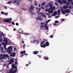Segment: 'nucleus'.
Wrapping results in <instances>:
<instances>
[{"mask_svg":"<svg viewBox=\"0 0 73 73\" xmlns=\"http://www.w3.org/2000/svg\"><path fill=\"white\" fill-rule=\"evenodd\" d=\"M7 52H8V53H12V52H11V51L12 50V46H9L7 48Z\"/></svg>","mask_w":73,"mask_h":73,"instance_id":"nucleus-4","label":"nucleus"},{"mask_svg":"<svg viewBox=\"0 0 73 73\" xmlns=\"http://www.w3.org/2000/svg\"><path fill=\"white\" fill-rule=\"evenodd\" d=\"M11 54L10 55L11 57H15V54H16V53H10Z\"/></svg>","mask_w":73,"mask_h":73,"instance_id":"nucleus-9","label":"nucleus"},{"mask_svg":"<svg viewBox=\"0 0 73 73\" xmlns=\"http://www.w3.org/2000/svg\"><path fill=\"white\" fill-rule=\"evenodd\" d=\"M16 2H17V1H14L13 3H16Z\"/></svg>","mask_w":73,"mask_h":73,"instance_id":"nucleus-58","label":"nucleus"},{"mask_svg":"<svg viewBox=\"0 0 73 73\" xmlns=\"http://www.w3.org/2000/svg\"><path fill=\"white\" fill-rule=\"evenodd\" d=\"M46 45L47 46H49V42H47L46 43Z\"/></svg>","mask_w":73,"mask_h":73,"instance_id":"nucleus-23","label":"nucleus"},{"mask_svg":"<svg viewBox=\"0 0 73 73\" xmlns=\"http://www.w3.org/2000/svg\"><path fill=\"white\" fill-rule=\"evenodd\" d=\"M40 46L42 48H45V47H46V46L44 45L40 44Z\"/></svg>","mask_w":73,"mask_h":73,"instance_id":"nucleus-16","label":"nucleus"},{"mask_svg":"<svg viewBox=\"0 0 73 73\" xmlns=\"http://www.w3.org/2000/svg\"><path fill=\"white\" fill-rule=\"evenodd\" d=\"M8 44H9V45H11L12 44L11 43V42H8Z\"/></svg>","mask_w":73,"mask_h":73,"instance_id":"nucleus-45","label":"nucleus"},{"mask_svg":"<svg viewBox=\"0 0 73 73\" xmlns=\"http://www.w3.org/2000/svg\"><path fill=\"white\" fill-rule=\"evenodd\" d=\"M23 56H24V54H22L21 56V57H23Z\"/></svg>","mask_w":73,"mask_h":73,"instance_id":"nucleus-63","label":"nucleus"},{"mask_svg":"<svg viewBox=\"0 0 73 73\" xmlns=\"http://www.w3.org/2000/svg\"><path fill=\"white\" fill-rule=\"evenodd\" d=\"M54 13L55 15H57V11H56L54 12Z\"/></svg>","mask_w":73,"mask_h":73,"instance_id":"nucleus-30","label":"nucleus"},{"mask_svg":"<svg viewBox=\"0 0 73 73\" xmlns=\"http://www.w3.org/2000/svg\"><path fill=\"white\" fill-rule=\"evenodd\" d=\"M3 41L2 43H1V44L3 45L4 46V48L5 49L7 50V48H6V46L8 44V40L7 39H5V37H4L3 39ZM4 41L5 42L4 43Z\"/></svg>","mask_w":73,"mask_h":73,"instance_id":"nucleus-1","label":"nucleus"},{"mask_svg":"<svg viewBox=\"0 0 73 73\" xmlns=\"http://www.w3.org/2000/svg\"><path fill=\"white\" fill-rule=\"evenodd\" d=\"M38 13H40L43 17H45V18H46V15H45L44 14H42V13H40L39 12H38Z\"/></svg>","mask_w":73,"mask_h":73,"instance_id":"nucleus-8","label":"nucleus"},{"mask_svg":"<svg viewBox=\"0 0 73 73\" xmlns=\"http://www.w3.org/2000/svg\"><path fill=\"white\" fill-rule=\"evenodd\" d=\"M55 7H54H54H52V10H53V11H55Z\"/></svg>","mask_w":73,"mask_h":73,"instance_id":"nucleus-34","label":"nucleus"},{"mask_svg":"<svg viewBox=\"0 0 73 73\" xmlns=\"http://www.w3.org/2000/svg\"><path fill=\"white\" fill-rule=\"evenodd\" d=\"M45 29H46V30H48L49 29H48V26H46L45 27Z\"/></svg>","mask_w":73,"mask_h":73,"instance_id":"nucleus-25","label":"nucleus"},{"mask_svg":"<svg viewBox=\"0 0 73 73\" xmlns=\"http://www.w3.org/2000/svg\"><path fill=\"white\" fill-rule=\"evenodd\" d=\"M44 42V41H42L40 43V45L42 44Z\"/></svg>","mask_w":73,"mask_h":73,"instance_id":"nucleus-46","label":"nucleus"},{"mask_svg":"<svg viewBox=\"0 0 73 73\" xmlns=\"http://www.w3.org/2000/svg\"><path fill=\"white\" fill-rule=\"evenodd\" d=\"M17 69H16L13 71V73H15L16 72H17Z\"/></svg>","mask_w":73,"mask_h":73,"instance_id":"nucleus-20","label":"nucleus"},{"mask_svg":"<svg viewBox=\"0 0 73 73\" xmlns=\"http://www.w3.org/2000/svg\"><path fill=\"white\" fill-rule=\"evenodd\" d=\"M55 23H59V21H55Z\"/></svg>","mask_w":73,"mask_h":73,"instance_id":"nucleus-43","label":"nucleus"},{"mask_svg":"<svg viewBox=\"0 0 73 73\" xmlns=\"http://www.w3.org/2000/svg\"><path fill=\"white\" fill-rule=\"evenodd\" d=\"M33 42H34V43L36 42V39H35L34 40H33Z\"/></svg>","mask_w":73,"mask_h":73,"instance_id":"nucleus-62","label":"nucleus"},{"mask_svg":"<svg viewBox=\"0 0 73 73\" xmlns=\"http://www.w3.org/2000/svg\"><path fill=\"white\" fill-rule=\"evenodd\" d=\"M1 34H2V36H3V37H4V35L3 33L2 32Z\"/></svg>","mask_w":73,"mask_h":73,"instance_id":"nucleus-48","label":"nucleus"},{"mask_svg":"<svg viewBox=\"0 0 73 73\" xmlns=\"http://www.w3.org/2000/svg\"><path fill=\"white\" fill-rule=\"evenodd\" d=\"M65 12L66 13H69L70 12V10L69 9H66L65 10Z\"/></svg>","mask_w":73,"mask_h":73,"instance_id":"nucleus-6","label":"nucleus"},{"mask_svg":"<svg viewBox=\"0 0 73 73\" xmlns=\"http://www.w3.org/2000/svg\"><path fill=\"white\" fill-rule=\"evenodd\" d=\"M1 13L2 15H4V14L5 13H4V12L3 11H1Z\"/></svg>","mask_w":73,"mask_h":73,"instance_id":"nucleus-42","label":"nucleus"},{"mask_svg":"<svg viewBox=\"0 0 73 73\" xmlns=\"http://www.w3.org/2000/svg\"><path fill=\"white\" fill-rule=\"evenodd\" d=\"M68 8H69V9H72V7L71 5H69L68 6Z\"/></svg>","mask_w":73,"mask_h":73,"instance_id":"nucleus-37","label":"nucleus"},{"mask_svg":"<svg viewBox=\"0 0 73 73\" xmlns=\"http://www.w3.org/2000/svg\"><path fill=\"white\" fill-rule=\"evenodd\" d=\"M23 33V30H20L19 31V35L21 34V33Z\"/></svg>","mask_w":73,"mask_h":73,"instance_id":"nucleus-17","label":"nucleus"},{"mask_svg":"<svg viewBox=\"0 0 73 73\" xmlns=\"http://www.w3.org/2000/svg\"><path fill=\"white\" fill-rule=\"evenodd\" d=\"M11 20H12V18H8L6 19L3 20V21L4 22H5L6 23H11Z\"/></svg>","mask_w":73,"mask_h":73,"instance_id":"nucleus-3","label":"nucleus"},{"mask_svg":"<svg viewBox=\"0 0 73 73\" xmlns=\"http://www.w3.org/2000/svg\"><path fill=\"white\" fill-rule=\"evenodd\" d=\"M14 50L15 51H16V48L14 47Z\"/></svg>","mask_w":73,"mask_h":73,"instance_id":"nucleus-56","label":"nucleus"},{"mask_svg":"<svg viewBox=\"0 0 73 73\" xmlns=\"http://www.w3.org/2000/svg\"><path fill=\"white\" fill-rule=\"evenodd\" d=\"M60 11H63V8H62L61 7L60 8Z\"/></svg>","mask_w":73,"mask_h":73,"instance_id":"nucleus-52","label":"nucleus"},{"mask_svg":"<svg viewBox=\"0 0 73 73\" xmlns=\"http://www.w3.org/2000/svg\"><path fill=\"white\" fill-rule=\"evenodd\" d=\"M55 5H56V6H58V4H57V2H55Z\"/></svg>","mask_w":73,"mask_h":73,"instance_id":"nucleus-51","label":"nucleus"},{"mask_svg":"<svg viewBox=\"0 0 73 73\" xmlns=\"http://www.w3.org/2000/svg\"><path fill=\"white\" fill-rule=\"evenodd\" d=\"M61 13L63 14L64 15V14H65L66 13V12L65 11H61Z\"/></svg>","mask_w":73,"mask_h":73,"instance_id":"nucleus-22","label":"nucleus"},{"mask_svg":"<svg viewBox=\"0 0 73 73\" xmlns=\"http://www.w3.org/2000/svg\"><path fill=\"white\" fill-rule=\"evenodd\" d=\"M48 4L49 5V6L50 7H53V5L51 4H50V3H48Z\"/></svg>","mask_w":73,"mask_h":73,"instance_id":"nucleus-26","label":"nucleus"},{"mask_svg":"<svg viewBox=\"0 0 73 73\" xmlns=\"http://www.w3.org/2000/svg\"><path fill=\"white\" fill-rule=\"evenodd\" d=\"M41 9H43V10H44V8L43 7H41Z\"/></svg>","mask_w":73,"mask_h":73,"instance_id":"nucleus-54","label":"nucleus"},{"mask_svg":"<svg viewBox=\"0 0 73 73\" xmlns=\"http://www.w3.org/2000/svg\"><path fill=\"white\" fill-rule=\"evenodd\" d=\"M11 23L13 25H15V23L13 22H12Z\"/></svg>","mask_w":73,"mask_h":73,"instance_id":"nucleus-53","label":"nucleus"},{"mask_svg":"<svg viewBox=\"0 0 73 73\" xmlns=\"http://www.w3.org/2000/svg\"><path fill=\"white\" fill-rule=\"evenodd\" d=\"M38 53V52L37 51H34L33 53V54H37Z\"/></svg>","mask_w":73,"mask_h":73,"instance_id":"nucleus-14","label":"nucleus"},{"mask_svg":"<svg viewBox=\"0 0 73 73\" xmlns=\"http://www.w3.org/2000/svg\"><path fill=\"white\" fill-rule=\"evenodd\" d=\"M45 7L46 8H48V7H49V5H45Z\"/></svg>","mask_w":73,"mask_h":73,"instance_id":"nucleus-35","label":"nucleus"},{"mask_svg":"<svg viewBox=\"0 0 73 73\" xmlns=\"http://www.w3.org/2000/svg\"><path fill=\"white\" fill-rule=\"evenodd\" d=\"M4 15H8V13H5Z\"/></svg>","mask_w":73,"mask_h":73,"instance_id":"nucleus-50","label":"nucleus"},{"mask_svg":"<svg viewBox=\"0 0 73 73\" xmlns=\"http://www.w3.org/2000/svg\"><path fill=\"white\" fill-rule=\"evenodd\" d=\"M50 20H51L50 19H49L48 20L46 23V24H47V23H49V22L50 21Z\"/></svg>","mask_w":73,"mask_h":73,"instance_id":"nucleus-29","label":"nucleus"},{"mask_svg":"<svg viewBox=\"0 0 73 73\" xmlns=\"http://www.w3.org/2000/svg\"><path fill=\"white\" fill-rule=\"evenodd\" d=\"M71 5H73V1H72V2H71Z\"/></svg>","mask_w":73,"mask_h":73,"instance_id":"nucleus-64","label":"nucleus"},{"mask_svg":"<svg viewBox=\"0 0 73 73\" xmlns=\"http://www.w3.org/2000/svg\"><path fill=\"white\" fill-rule=\"evenodd\" d=\"M58 2L60 4H61V5H62L63 4V2H62V1H61V0H58Z\"/></svg>","mask_w":73,"mask_h":73,"instance_id":"nucleus-10","label":"nucleus"},{"mask_svg":"<svg viewBox=\"0 0 73 73\" xmlns=\"http://www.w3.org/2000/svg\"><path fill=\"white\" fill-rule=\"evenodd\" d=\"M49 10H50V9H47L45 10V12H49Z\"/></svg>","mask_w":73,"mask_h":73,"instance_id":"nucleus-28","label":"nucleus"},{"mask_svg":"<svg viewBox=\"0 0 73 73\" xmlns=\"http://www.w3.org/2000/svg\"><path fill=\"white\" fill-rule=\"evenodd\" d=\"M1 56H2V57H0V60H3V59L5 58L6 57H9V56L8 55H1Z\"/></svg>","mask_w":73,"mask_h":73,"instance_id":"nucleus-5","label":"nucleus"},{"mask_svg":"<svg viewBox=\"0 0 73 73\" xmlns=\"http://www.w3.org/2000/svg\"><path fill=\"white\" fill-rule=\"evenodd\" d=\"M15 66V65L14 64H13V65H12V68H14V67Z\"/></svg>","mask_w":73,"mask_h":73,"instance_id":"nucleus-40","label":"nucleus"},{"mask_svg":"<svg viewBox=\"0 0 73 73\" xmlns=\"http://www.w3.org/2000/svg\"><path fill=\"white\" fill-rule=\"evenodd\" d=\"M63 8L64 9H67L68 8V6L67 5L66 6H64L63 7Z\"/></svg>","mask_w":73,"mask_h":73,"instance_id":"nucleus-12","label":"nucleus"},{"mask_svg":"<svg viewBox=\"0 0 73 73\" xmlns=\"http://www.w3.org/2000/svg\"><path fill=\"white\" fill-rule=\"evenodd\" d=\"M54 12V11H53L52 10H49V11L48 12V13H53Z\"/></svg>","mask_w":73,"mask_h":73,"instance_id":"nucleus-18","label":"nucleus"},{"mask_svg":"<svg viewBox=\"0 0 73 73\" xmlns=\"http://www.w3.org/2000/svg\"><path fill=\"white\" fill-rule=\"evenodd\" d=\"M25 52H26L25 50L24 51H21L20 52V54H24H24H25Z\"/></svg>","mask_w":73,"mask_h":73,"instance_id":"nucleus-19","label":"nucleus"},{"mask_svg":"<svg viewBox=\"0 0 73 73\" xmlns=\"http://www.w3.org/2000/svg\"><path fill=\"white\" fill-rule=\"evenodd\" d=\"M3 41V39L0 38V42H2Z\"/></svg>","mask_w":73,"mask_h":73,"instance_id":"nucleus-41","label":"nucleus"},{"mask_svg":"<svg viewBox=\"0 0 73 73\" xmlns=\"http://www.w3.org/2000/svg\"><path fill=\"white\" fill-rule=\"evenodd\" d=\"M59 17H60V16H56L55 17V18H56V19H57V18H58Z\"/></svg>","mask_w":73,"mask_h":73,"instance_id":"nucleus-49","label":"nucleus"},{"mask_svg":"<svg viewBox=\"0 0 73 73\" xmlns=\"http://www.w3.org/2000/svg\"><path fill=\"white\" fill-rule=\"evenodd\" d=\"M14 62V60L12 59H10V61L9 62V64H12V63Z\"/></svg>","mask_w":73,"mask_h":73,"instance_id":"nucleus-7","label":"nucleus"},{"mask_svg":"<svg viewBox=\"0 0 73 73\" xmlns=\"http://www.w3.org/2000/svg\"><path fill=\"white\" fill-rule=\"evenodd\" d=\"M13 69L12 68L9 72L8 73H13Z\"/></svg>","mask_w":73,"mask_h":73,"instance_id":"nucleus-13","label":"nucleus"},{"mask_svg":"<svg viewBox=\"0 0 73 73\" xmlns=\"http://www.w3.org/2000/svg\"><path fill=\"white\" fill-rule=\"evenodd\" d=\"M43 58H44V60H49V58L46 56L44 57Z\"/></svg>","mask_w":73,"mask_h":73,"instance_id":"nucleus-15","label":"nucleus"},{"mask_svg":"<svg viewBox=\"0 0 73 73\" xmlns=\"http://www.w3.org/2000/svg\"><path fill=\"white\" fill-rule=\"evenodd\" d=\"M58 14H60V13H61V12H60V10L58 9Z\"/></svg>","mask_w":73,"mask_h":73,"instance_id":"nucleus-32","label":"nucleus"},{"mask_svg":"<svg viewBox=\"0 0 73 73\" xmlns=\"http://www.w3.org/2000/svg\"><path fill=\"white\" fill-rule=\"evenodd\" d=\"M1 52H3V50H4V48L1 47Z\"/></svg>","mask_w":73,"mask_h":73,"instance_id":"nucleus-33","label":"nucleus"},{"mask_svg":"<svg viewBox=\"0 0 73 73\" xmlns=\"http://www.w3.org/2000/svg\"><path fill=\"white\" fill-rule=\"evenodd\" d=\"M70 3L69 2H67V3H66V5L67 6L68 5H70Z\"/></svg>","mask_w":73,"mask_h":73,"instance_id":"nucleus-27","label":"nucleus"},{"mask_svg":"<svg viewBox=\"0 0 73 73\" xmlns=\"http://www.w3.org/2000/svg\"><path fill=\"white\" fill-rule=\"evenodd\" d=\"M34 8L35 7H34L33 5H31L30 7H29L28 9V11L30 13H32V12L33 11Z\"/></svg>","mask_w":73,"mask_h":73,"instance_id":"nucleus-2","label":"nucleus"},{"mask_svg":"<svg viewBox=\"0 0 73 73\" xmlns=\"http://www.w3.org/2000/svg\"><path fill=\"white\" fill-rule=\"evenodd\" d=\"M66 2H67V1L66 0H63L62 1V2L64 4H66Z\"/></svg>","mask_w":73,"mask_h":73,"instance_id":"nucleus-21","label":"nucleus"},{"mask_svg":"<svg viewBox=\"0 0 73 73\" xmlns=\"http://www.w3.org/2000/svg\"><path fill=\"white\" fill-rule=\"evenodd\" d=\"M36 42L37 44H38L39 43V41H38V40H36Z\"/></svg>","mask_w":73,"mask_h":73,"instance_id":"nucleus-39","label":"nucleus"},{"mask_svg":"<svg viewBox=\"0 0 73 73\" xmlns=\"http://www.w3.org/2000/svg\"><path fill=\"white\" fill-rule=\"evenodd\" d=\"M50 38H53V35L51 36H50Z\"/></svg>","mask_w":73,"mask_h":73,"instance_id":"nucleus-60","label":"nucleus"},{"mask_svg":"<svg viewBox=\"0 0 73 73\" xmlns=\"http://www.w3.org/2000/svg\"><path fill=\"white\" fill-rule=\"evenodd\" d=\"M50 7V9H51V10H52V7Z\"/></svg>","mask_w":73,"mask_h":73,"instance_id":"nucleus-61","label":"nucleus"},{"mask_svg":"<svg viewBox=\"0 0 73 73\" xmlns=\"http://www.w3.org/2000/svg\"><path fill=\"white\" fill-rule=\"evenodd\" d=\"M45 3H46L45 2H44L43 3H42L41 5V6H44L45 5Z\"/></svg>","mask_w":73,"mask_h":73,"instance_id":"nucleus-24","label":"nucleus"},{"mask_svg":"<svg viewBox=\"0 0 73 73\" xmlns=\"http://www.w3.org/2000/svg\"><path fill=\"white\" fill-rule=\"evenodd\" d=\"M11 3H12V1H11V2H8V3H6V4H11Z\"/></svg>","mask_w":73,"mask_h":73,"instance_id":"nucleus-44","label":"nucleus"},{"mask_svg":"<svg viewBox=\"0 0 73 73\" xmlns=\"http://www.w3.org/2000/svg\"><path fill=\"white\" fill-rule=\"evenodd\" d=\"M41 19V17L40 16H38V17L36 18V20H39L40 21H41V20H42V19Z\"/></svg>","mask_w":73,"mask_h":73,"instance_id":"nucleus-11","label":"nucleus"},{"mask_svg":"<svg viewBox=\"0 0 73 73\" xmlns=\"http://www.w3.org/2000/svg\"><path fill=\"white\" fill-rule=\"evenodd\" d=\"M72 0H68V2L69 3H71L72 2Z\"/></svg>","mask_w":73,"mask_h":73,"instance_id":"nucleus-38","label":"nucleus"},{"mask_svg":"<svg viewBox=\"0 0 73 73\" xmlns=\"http://www.w3.org/2000/svg\"><path fill=\"white\" fill-rule=\"evenodd\" d=\"M55 15H56L54 13L51 15V16H52H52H55Z\"/></svg>","mask_w":73,"mask_h":73,"instance_id":"nucleus-47","label":"nucleus"},{"mask_svg":"<svg viewBox=\"0 0 73 73\" xmlns=\"http://www.w3.org/2000/svg\"><path fill=\"white\" fill-rule=\"evenodd\" d=\"M16 25H17V26H18V25H19V23H16Z\"/></svg>","mask_w":73,"mask_h":73,"instance_id":"nucleus-57","label":"nucleus"},{"mask_svg":"<svg viewBox=\"0 0 73 73\" xmlns=\"http://www.w3.org/2000/svg\"><path fill=\"white\" fill-rule=\"evenodd\" d=\"M15 65H17V61H15Z\"/></svg>","mask_w":73,"mask_h":73,"instance_id":"nucleus-59","label":"nucleus"},{"mask_svg":"<svg viewBox=\"0 0 73 73\" xmlns=\"http://www.w3.org/2000/svg\"><path fill=\"white\" fill-rule=\"evenodd\" d=\"M46 15H50V14H49L47 13H46Z\"/></svg>","mask_w":73,"mask_h":73,"instance_id":"nucleus-55","label":"nucleus"},{"mask_svg":"<svg viewBox=\"0 0 73 73\" xmlns=\"http://www.w3.org/2000/svg\"><path fill=\"white\" fill-rule=\"evenodd\" d=\"M45 28V25H42L41 26H40V28Z\"/></svg>","mask_w":73,"mask_h":73,"instance_id":"nucleus-31","label":"nucleus"},{"mask_svg":"<svg viewBox=\"0 0 73 73\" xmlns=\"http://www.w3.org/2000/svg\"><path fill=\"white\" fill-rule=\"evenodd\" d=\"M16 68H17V66H15L14 68H13V69H16Z\"/></svg>","mask_w":73,"mask_h":73,"instance_id":"nucleus-36","label":"nucleus"}]
</instances>
